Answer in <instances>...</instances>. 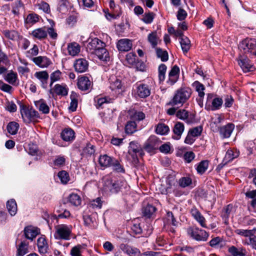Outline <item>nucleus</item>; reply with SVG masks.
Listing matches in <instances>:
<instances>
[{
  "mask_svg": "<svg viewBox=\"0 0 256 256\" xmlns=\"http://www.w3.org/2000/svg\"><path fill=\"white\" fill-rule=\"evenodd\" d=\"M155 14L153 12H148L143 15L142 20L146 24H151L154 18Z\"/></svg>",
  "mask_w": 256,
  "mask_h": 256,
  "instance_id": "56",
  "label": "nucleus"
},
{
  "mask_svg": "<svg viewBox=\"0 0 256 256\" xmlns=\"http://www.w3.org/2000/svg\"><path fill=\"white\" fill-rule=\"evenodd\" d=\"M148 39L152 48H155L157 46L158 37L156 32H152L148 36Z\"/></svg>",
  "mask_w": 256,
  "mask_h": 256,
  "instance_id": "54",
  "label": "nucleus"
},
{
  "mask_svg": "<svg viewBox=\"0 0 256 256\" xmlns=\"http://www.w3.org/2000/svg\"><path fill=\"white\" fill-rule=\"evenodd\" d=\"M54 238L58 240H68L70 239L72 232V226L65 224H58L55 226Z\"/></svg>",
  "mask_w": 256,
  "mask_h": 256,
  "instance_id": "4",
  "label": "nucleus"
},
{
  "mask_svg": "<svg viewBox=\"0 0 256 256\" xmlns=\"http://www.w3.org/2000/svg\"><path fill=\"white\" fill-rule=\"evenodd\" d=\"M170 131L169 127L164 123H158L155 128L156 134L160 135L166 134Z\"/></svg>",
  "mask_w": 256,
  "mask_h": 256,
  "instance_id": "36",
  "label": "nucleus"
},
{
  "mask_svg": "<svg viewBox=\"0 0 256 256\" xmlns=\"http://www.w3.org/2000/svg\"><path fill=\"white\" fill-rule=\"evenodd\" d=\"M234 128V124L228 123L225 126L219 127L218 130L221 138H227L230 136Z\"/></svg>",
  "mask_w": 256,
  "mask_h": 256,
  "instance_id": "11",
  "label": "nucleus"
},
{
  "mask_svg": "<svg viewBox=\"0 0 256 256\" xmlns=\"http://www.w3.org/2000/svg\"><path fill=\"white\" fill-rule=\"evenodd\" d=\"M136 92L138 96L141 98H146L150 94L148 86L144 84H141L137 87Z\"/></svg>",
  "mask_w": 256,
  "mask_h": 256,
  "instance_id": "27",
  "label": "nucleus"
},
{
  "mask_svg": "<svg viewBox=\"0 0 256 256\" xmlns=\"http://www.w3.org/2000/svg\"><path fill=\"white\" fill-rule=\"evenodd\" d=\"M104 188L112 194H117L120 192H122L124 189L128 188L126 182L122 179L112 180L106 178L104 184Z\"/></svg>",
  "mask_w": 256,
  "mask_h": 256,
  "instance_id": "2",
  "label": "nucleus"
},
{
  "mask_svg": "<svg viewBox=\"0 0 256 256\" xmlns=\"http://www.w3.org/2000/svg\"><path fill=\"white\" fill-rule=\"evenodd\" d=\"M178 184L182 188L190 186L192 184V179L189 176L182 177L178 180Z\"/></svg>",
  "mask_w": 256,
  "mask_h": 256,
  "instance_id": "40",
  "label": "nucleus"
},
{
  "mask_svg": "<svg viewBox=\"0 0 256 256\" xmlns=\"http://www.w3.org/2000/svg\"><path fill=\"white\" fill-rule=\"evenodd\" d=\"M68 89L66 85L56 84L49 90L50 94L52 97L56 96H66L68 95Z\"/></svg>",
  "mask_w": 256,
  "mask_h": 256,
  "instance_id": "10",
  "label": "nucleus"
},
{
  "mask_svg": "<svg viewBox=\"0 0 256 256\" xmlns=\"http://www.w3.org/2000/svg\"><path fill=\"white\" fill-rule=\"evenodd\" d=\"M40 10H42L44 12L50 14V5L46 2L42 1L36 4Z\"/></svg>",
  "mask_w": 256,
  "mask_h": 256,
  "instance_id": "58",
  "label": "nucleus"
},
{
  "mask_svg": "<svg viewBox=\"0 0 256 256\" xmlns=\"http://www.w3.org/2000/svg\"><path fill=\"white\" fill-rule=\"evenodd\" d=\"M228 251L232 256H246L247 253L246 248L242 247L236 248L234 246L229 248Z\"/></svg>",
  "mask_w": 256,
  "mask_h": 256,
  "instance_id": "29",
  "label": "nucleus"
},
{
  "mask_svg": "<svg viewBox=\"0 0 256 256\" xmlns=\"http://www.w3.org/2000/svg\"><path fill=\"white\" fill-rule=\"evenodd\" d=\"M12 12L15 15H18L20 10L24 8V4L21 0L15 1L12 6Z\"/></svg>",
  "mask_w": 256,
  "mask_h": 256,
  "instance_id": "44",
  "label": "nucleus"
},
{
  "mask_svg": "<svg viewBox=\"0 0 256 256\" xmlns=\"http://www.w3.org/2000/svg\"><path fill=\"white\" fill-rule=\"evenodd\" d=\"M180 74V68L176 65L174 66L168 73L169 80L172 78H176Z\"/></svg>",
  "mask_w": 256,
  "mask_h": 256,
  "instance_id": "61",
  "label": "nucleus"
},
{
  "mask_svg": "<svg viewBox=\"0 0 256 256\" xmlns=\"http://www.w3.org/2000/svg\"><path fill=\"white\" fill-rule=\"evenodd\" d=\"M192 86L195 87L196 90L198 92L200 98H204L205 94L204 92V90H205L204 86L198 81H195L192 84Z\"/></svg>",
  "mask_w": 256,
  "mask_h": 256,
  "instance_id": "43",
  "label": "nucleus"
},
{
  "mask_svg": "<svg viewBox=\"0 0 256 256\" xmlns=\"http://www.w3.org/2000/svg\"><path fill=\"white\" fill-rule=\"evenodd\" d=\"M156 54L158 58H160L162 62H166L168 59V53L166 50H163L160 48H156Z\"/></svg>",
  "mask_w": 256,
  "mask_h": 256,
  "instance_id": "47",
  "label": "nucleus"
},
{
  "mask_svg": "<svg viewBox=\"0 0 256 256\" xmlns=\"http://www.w3.org/2000/svg\"><path fill=\"white\" fill-rule=\"evenodd\" d=\"M74 132L70 128H66L61 132L60 136L66 142L72 141L74 138Z\"/></svg>",
  "mask_w": 256,
  "mask_h": 256,
  "instance_id": "24",
  "label": "nucleus"
},
{
  "mask_svg": "<svg viewBox=\"0 0 256 256\" xmlns=\"http://www.w3.org/2000/svg\"><path fill=\"white\" fill-rule=\"evenodd\" d=\"M208 161L207 160L201 161L197 166L196 170L197 172L200 174H202L208 169Z\"/></svg>",
  "mask_w": 256,
  "mask_h": 256,
  "instance_id": "42",
  "label": "nucleus"
},
{
  "mask_svg": "<svg viewBox=\"0 0 256 256\" xmlns=\"http://www.w3.org/2000/svg\"><path fill=\"white\" fill-rule=\"evenodd\" d=\"M37 246L40 254H45L48 252V245L44 236H42L38 239Z\"/></svg>",
  "mask_w": 256,
  "mask_h": 256,
  "instance_id": "17",
  "label": "nucleus"
},
{
  "mask_svg": "<svg viewBox=\"0 0 256 256\" xmlns=\"http://www.w3.org/2000/svg\"><path fill=\"white\" fill-rule=\"evenodd\" d=\"M6 208L9 214L12 216H15L18 210V206L16 200L14 199L8 200L6 202Z\"/></svg>",
  "mask_w": 256,
  "mask_h": 256,
  "instance_id": "31",
  "label": "nucleus"
},
{
  "mask_svg": "<svg viewBox=\"0 0 256 256\" xmlns=\"http://www.w3.org/2000/svg\"><path fill=\"white\" fill-rule=\"evenodd\" d=\"M82 246L80 244H78L73 247L70 250L72 256H82Z\"/></svg>",
  "mask_w": 256,
  "mask_h": 256,
  "instance_id": "62",
  "label": "nucleus"
},
{
  "mask_svg": "<svg viewBox=\"0 0 256 256\" xmlns=\"http://www.w3.org/2000/svg\"><path fill=\"white\" fill-rule=\"evenodd\" d=\"M68 202L72 205L77 206L81 204L82 199L79 195L72 193L68 196Z\"/></svg>",
  "mask_w": 256,
  "mask_h": 256,
  "instance_id": "38",
  "label": "nucleus"
},
{
  "mask_svg": "<svg viewBox=\"0 0 256 256\" xmlns=\"http://www.w3.org/2000/svg\"><path fill=\"white\" fill-rule=\"evenodd\" d=\"M223 103V100L222 98H214L212 102V108H210V106H208L206 105V109L208 110H218L220 108L222 104Z\"/></svg>",
  "mask_w": 256,
  "mask_h": 256,
  "instance_id": "37",
  "label": "nucleus"
},
{
  "mask_svg": "<svg viewBox=\"0 0 256 256\" xmlns=\"http://www.w3.org/2000/svg\"><path fill=\"white\" fill-rule=\"evenodd\" d=\"M202 126H198L190 129L188 133L192 136L196 137L200 136L202 134Z\"/></svg>",
  "mask_w": 256,
  "mask_h": 256,
  "instance_id": "60",
  "label": "nucleus"
},
{
  "mask_svg": "<svg viewBox=\"0 0 256 256\" xmlns=\"http://www.w3.org/2000/svg\"><path fill=\"white\" fill-rule=\"evenodd\" d=\"M103 202L100 198H97L95 200L90 201L88 206L90 208L94 209H100L102 208Z\"/></svg>",
  "mask_w": 256,
  "mask_h": 256,
  "instance_id": "49",
  "label": "nucleus"
},
{
  "mask_svg": "<svg viewBox=\"0 0 256 256\" xmlns=\"http://www.w3.org/2000/svg\"><path fill=\"white\" fill-rule=\"evenodd\" d=\"M238 64L244 72L253 71L255 69L252 63L246 56H240L238 59Z\"/></svg>",
  "mask_w": 256,
  "mask_h": 256,
  "instance_id": "9",
  "label": "nucleus"
},
{
  "mask_svg": "<svg viewBox=\"0 0 256 256\" xmlns=\"http://www.w3.org/2000/svg\"><path fill=\"white\" fill-rule=\"evenodd\" d=\"M32 36L34 38L42 40L47 38L46 27L37 28L32 32Z\"/></svg>",
  "mask_w": 256,
  "mask_h": 256,
  "instance_id": "18",
  "label": "nucleus"
},
{
  "mask_svg": "<svg viewBox=\"0 0 256 256\" xmlns=\"http://www.w3.org/2000/svg\"><path fill=\"white\" fill-rule=\"evenodd\" d=\"M180 42L183 52L184 54L187 53L190 50L191 46L190 40L186 36L182 37L181 38H180Z\"/></svg>",
  "mask_w": 256,
  "mask_h": 256,
  "instance_id": "35",
  "label": "nucleus"
},
{
  "mask_svg": "<svg viewBox=\"0 0 256 256\" xmlns=\"http://www.w3.org/2000/svg\"><path fill=\"white\" fill-rule=\"evenodd\" d=\"M184 130V124L181 122H176L172 130L174 134L172 136V138L176 140H180Z\"/></svg>",
  "mask_w": 256,
  "mask_h": 256,
  "instance_id": "20",
  "label": "nucleus"
},
{
  "mask_svg": "<svg viewBox=\"0 0 256 256\" xmlns=\"http://www.w3.org/2000/svg\"><path fill=\"white\" fill-rule=\"evenodd\" d=\"M46 37L48 34L50 37L53 40H56L58 38V34L52 27H46Z\"/></svg>",
  "mask_w": 256,
  "mask_h": 256,
  "instance_id": "64",
  "label": "nucleus"
},
{
  "mask_svg": "<svg viewBox=\"0 0 256 256\" xmlns=\"http://www.w3.org/2000/svg\"><path fill=\"white\" fill-rule=\"evenodd\" d=\"M32 62L40 68H46L51 64L50 60L46 56H38L32 59Z\"/></svg>",
  "mask_w": 256,
  "mask_h": 256,
  "instance_id": "19",
  "label": "nucleus"
},
{
  "mask_svg": "<svg viewBox=\"0 0 256 256\" xmlns=\"http://www.w3.org/2000/svg\"><path fill=\"white\" fill-rule=\"evenodd\" d=\"M166 70V66L163 64L160 65L158 67V78L159 80H164L165 78V74Z\"/></svg>",
  "mask_w": 256,
  "mask_h": 256,
  "instance_id": "63",
  "label": "nucleus"
},
{
  "mask_svg": "<svg viewBox=\"0 0 256 256\" xmlns=\"http://www.w3.org/2000/svg\"><path fill=\"white\" fill-rule=\"evenodd\" d=\"M94 100L97 102L96 108H102L104 104L112 103L114 98H110V96H104L102 98H95Z\"/></svg>",
  "mask_w": 256,
  "mask_h": 256,
  "instance_id": "34",
  "label": "nucleus"
},
{
  "mask_svg": "<svg viewBox=\"0 0 256 256\" xmlns=\"http://www.w3.org/2000/svg\"><path fill=\"white\" fill-rule=\"evenodd\" d=\"M20 112L24 122L26 123H30L40 117L38 112L32 108L24 107L21 110Z\"/></svg>",
  "mask_w": 256,
  "mask_h": 256,
  "instance_id": "7",
  "label": "nucleus"
},
{
  "mask_svg": "<svg viewBox=\"0 0 256 256\" xmlns=\"http://www.w3.org/2000/svg\"><path fill=\"white\" fill-rule=\"evenodd\" d=\"M3 34L8 39L14 40L18 36V32L14 30H4L2 32Z\"/></svg>",
  "mask_w": 256,
  "mask_h": 256,
  "instance_id": "46",
  "label": "nucleus"
},
{
  "mask_svg": "<svg viewBox=\"0 0 256 256\" xmlns=\"http://www.w3.org/2000/svg\"><path fill=\"white\" fill-rule=\"evenodd\" d=\"M240 155V152L236 148L228 149L225 155L224 160L226 162H232L234 159L237 158Z\"/></svg>",
  "mask_w": 256,
  "mask_h": 256,
  "instance_id": "28",
  "label": "nucleus"
},
{
  "mask_svg": "<svg viewBox=\"0 0 256 256\" xmlns=\"http://www.w3.org/2000/svg\"><path fill=\"white\" fill-rule=\"evenodd\" d=\"M156 208L152 204H148L144 205L142 208L143 216L147 218H152L156 214Z\"/></svg>",
  "mask_w": 256,
  "mask_h": 256,
  "instance_id": "22",
  "label": "nucleus"
},
{
  "mask_svg": "<svg viewBox=\"0 0 256 256\" xmlns=\"http://www.w3.org/2000/svg\"><path fill=\"white\" fill-rule=\"evenodd\" d=\"M68 53L72 56H76L80 52V46L76 42H71L68 45Z\"/></svg>",
  "mask_w": 256,
  "mask_h": 256,
  "instance_id": "30",
  "label": "nucleus"
},
{
  "mask_svg": "<svg viewBox=\"0 0 256 256\" xmlns=\"http://www.w3.org/2000/svg\"><path fill=\"white\" fill-rule=\"evenodd\" d=\"M128 154L131 156L132 162L138 164V156H142L143 150L139 144L135 141H132L130 143Z\"/></svg>",
  "mask_w": 256,
  "mask_h": 256,
  "instance_id": "5",
  "label": "nucleus"
},
{
  "mask_svg": "<svg viewBox=\"0 0 256 256\" xmlns=\"http://www.w3.org/2000/svg\"><path fill=\"white\" fill-rule=\"evenodd\" d=\"M58 177L60 179L62 183L66 184L70 180L68 174L65 170H62L58 173Z\"/></svg>",
  "mask_w": 256,
  "mask_h": 256,
  "instance_id": "52",
  "label": "nucleus"
},
{
  "mask_svg": "<svg viewBox=\"0 0 256 256\" xmlns=\"http://www.w3.org/2000/svg\"><path fill=\"white\" fill-rule=\"evenodd\" d=\"M80 95L78 94L74 91L72 92L70 95L71 102L69 107V109L71 111L74 112L76 110L78 105V101L80 98Z\"/></svg>",
  "mask_w": 256,
  "mask_h": 256,
  "instance_id": "25",
  "label": "nucleus"
},
{
  "mask_svg": "<svg viewBox=\"0 0 256 256\" xmlns=\"http://www.w3.org/2000/svg\"><path fill=\"white\" fill-rule=\"evenodd\" d=\"M236 232L238 234L246 237H248L249 238L252 236H254L256 232V230H238Z\"/></svg>",
  "mask_w": 256,
  "mask_h": 256,
  "instance_id": "55",
  "label": "nucleus"
},
{
  "mask_svg": "<svg viewBox=\"0 0 256 256\" xmlns=\"http://www.w3.org/2000/svg\"><path fill=\"white\" fill-rule=\"evenodd\" d=\"M192 90L190 88H180L176 91L173 98L168 104L172 106L182 105L190 98Z\"/></svg>",
  "mask_w": 256,
  "mask_h": 256,
  "instance_id": "3",
  "label": "nucleus"
},
{
  "mask_svg": "<svg viewBox=\"0 0 256 256\" xmlns=\"http://www.w3.org/2000/svg\"><path fill=\"white\" fill-rule=\"evenodd\" d=\"M106 46L105 42L97 38H94L88 40L86 48L92 54L96 55L100 60L107 62L110 60V58Z\"/></svg>",
  "mask_w": 256,
  "mask_h": 256,
  "instance_id": "1",
  "label": "nucleus"
},
{
  "mask_svg": "<svg viewBox=\"0 0 256 256\" xmlns=\"http://www.w3.org/2000/svg\"><path fill=\"white\" fill-rule=\"evenodd\" d=\"M40 230L32 226H28L24 229L25 236L28 239L33 240L39 234Z\"/></svg>",
  "mask_w": 256,
  "mask_h": 256,
  "instance_id": "15",
  "label": "nucleus"
},
{
  "mask_svg": "<svg viewBox=\"0 0 256 256\" xmlns=\"http://www.w3.org/2000/svg\"><path fill=\"white\" fill-rule=\"evenodd\" d=\"M188 233L193 239L197 241L206 242L208 238V234L204 230L197 227H190L188 229Z\"/></svg>",
  "mask_w": 256,
  "mask_h": 256,
  "instance_id": "6",
  "label": "nucleus"
},
{
  "mask_svg": "<svg viewBox=\"0 0 256 256\" xmlns=\"http://www.w3.org/2000/svg\"><path fill=\"white\" fill-rule=\"evenodd\" d=\"M188 112L186 110H179L176 112V116L178 118L189 123Z\"/></svg>",
  "mask_w": 256,
  "mask_h": 256,
  "instance_id": "45",
  "label": "nucleus"
},
{
  "mask_svg": "<svg viewBox=\"0 0 256 256\" xmlns=\"http://www.w3.org/2000/svg\"><path fill=\"white\" fill-rule=\"evenodd\" d=\"M92 81H78V88L82 91L90 92L92 87Z\"/></svg>",
  "mask_w": 256,
  "mask_h": 256,
  "instance_id": "33",
  "label": "nucleus"
},
{
  "mask_svg": "<svg viewBox=\"0 0 256 256\" xmlns=\"http://www.w3.org/2000/svg\"><path fill=\"white\" fill-rule=\"evenodd\" d=\"M38 107L40 111L43 114H48L50 112V108L48 104L43 100H41L38 102Z\"/></svg>",
  "mask_w": 256,
  "mask_h": 256,
  "instance_id": "59",
  "label": "nucleus"
},
{
  "mask_svg": "<svg viewBox=\"0 0 256 256\" xmlns=\"http://www.w3.org/2000/svg\"><path fill=\"white\" fill-rule=\"evenodd\" d=\"M137 124L134 121L130 120L127 122L125 126V132L128 134H132L137 130Z\"/></svg>",
  "mask_w": 256,
  "mask_h": 256,
  "instance_id": "39",
  "label": "nucleus"
},
{
  "mask_svg": "<svg viewBox=\"0 0 256 256\" xmlns=\"http://www.w3.org/2000/svg\"><path fill=\"white\" fill-rule=\"evenodd\" d=\"M88 61L84 58H79L76 60L74 64L75 70L80 72H86L88 68Z\"/></svg>",
  "mask_w": 256,
  "mask_h": 256,
  "instance_id": "21",
  "label": "nucleus"
},
{
  "mask_svg": "<svg viewBox=\"0 0 256 256\" xmlns=\"http://www.w3.org/2000/svg\"><path fill=\"white\" fill-rule=\"evenodd\" d=\"M128 114L130 119L136 122L144 120L146 118L145 114L141 111L131 110L129 111Z\"/></svg>",
  "mask_w": 256,
  "mask_h": 256,
  "instance_id": "23",
  "label": "nucleus"
},
{
  "mask_svg": "<svg viewBox=\"0 0 256 256\" xmlns=\"http://www.w3.org/2000/svg\"><path fill=\"white\" fill-rule=\"evenodd\" d=\"M222 242V239L219 236H216L209 242V245L212 248H217L219 246H220V247H222V246L220 245Z\"/></svg>",
  "mask_w": 256,
  "mask_h": 256,
  "instance_id": "57",
  "label": "nucleus"
},
{
  "mask_svg": "<svg viewBox=\"0 0 256 256\" xmlns=\"http://www.w3.org/2000/svg\"><path fill=\"white\" fill-rule=\"evenodd\" d=\"M240 46L244 50L252 53V51L256 50V39H245L242 42Z\"/></svg>",
  "mask_w": 256,
  "mask_h": 256,
  "instance_id": "13",
  "label": "nucleus"
},
{
  "mask_svg": "<svg viewBox=\"0 0 256 256\" xmlns=\"http://www.w3.org/2000/svg\"><path fill=\"white\" fill-rule=\"evenodd\" d=\"M98 214L92 212L91 214L84 216L83 219L84 224L90 228H94L97 226Z\"/></svg>",
  "mask_w": 256,
  "mask_h": 256,
  "instance_id": "12",
  "label": "nucleus"
},
{
  "mask_svg": "<svg viewBox=\"0 0 256 256\" xmlns=\"http://www.w3.org/2000/svg\"><path fill=\"white\" fill-rule=\"evenodd\" d=\"M7 130L10 134L14 135L18 131L19 128V124L15 122H10L6 127Z\"/></svg>",
  "mask_w": 256,
  "mask_h": 256,
  "instance_id": "41",
  "label": "nucleus"
},
{
  "mask_svg": "<svg viewBox=\"0 0 256 256\" xmlns=\"http://www.w3.org/2000/svg\"><path fill=\"white\" fill-rule=\"evenodd\" d=\"M132 42L127 38H124L119 40L117 43V48L119 51L128 52L132 48Z\"/></svg>",
  "mask_w": 256,
  "mask_h": 256,
  "instance_id": "16",
  "label": "nucleus"
},
{
  "mask_svg": "<svg viewBox=\"0 0 256 256\" xmlns=\"http://www.w3.org/2000/svg\"><path fill=\"white\" fill-rule=\"evenodd\" d=\"M192 214L194 218L200 224L203 228H206V220L204 216L196 209L192 210L191 211Z\"/></svg>",
  "mask_w": 256,
  "mask_h": 256,
  "instance_id": "26",
  "label": "nucleus"
},
{
  "mask_svg": "<svg viewBox=\"0 0 256 256\" xmlns=\"http://www.w3.org/2000/svg\"><path fill=\"white\" fill-rule=\"evenodd\" d=\"M94 152V146L90 144H88L83 149L82 154L86 156H91Z\"/></svg>",
  "mask_w": 256,
  "mask_h": 256,
  "instance_id": "53",
  "label": "nucleus"
},
{
  "mask_svg": "<svg viewBox=\"0 0 256 256\" xmlns=\"http://www.w3.org/2000/svg\"><path fill=\"white\" fill-rule=\"evenodd\" d=\"M28 244L25 242H22L18 248V255L23 256L28 252Z\"/></svg>",
  "mask_w": 256,
  "mask_h": 256,
  "instance_id": "48",
  "label": "nucleus"
},
{
  "mask_svg": "<svg viewBox=\"0 0 256 256\" xmlns=\"http://www.w3.org/2000/svg\"><path fill=\"white\" fill-rule=\"evenodd\" d=\"M120 250L130 256H140V250L127 244H122L120 245Z\"/></svg>",
  "mask_w": 256,
  "mask_h": 256,
  "instance_id": "14",
  "label": "nucleus"
},
{
  "mask_svg": "<svg viewBox=\"0 0 256 256\" xmlns=\"http://www.w3.org/2000/svg\"><path fill=\"white\" fill-rule=\"evenodd\" d=\"M114 158H113L106 154L100 156L99 158V164L102 166H111L112 164Z\"/></svg>",
  "mask_w": 256,
  "mask_h": 256,
  "instance_id": "32",
  "label": "nucleus"
},
{
  "mask_svg": "<svg viewBox=\"0 0 256 256\" xmlns=\"http://www.w3.org/2000/svg\"><path fill=\"white\" fill-rule=\"evenodd\" d=\"M161 141L154 135L150 136L146 142L144 148L148 152H152L158 148Z\"/></svg>",
  "mask_w": 256,
  "mask_h": 256,
  "instance_id": "8",
  "label": "nucleus"
},
{
  "mask_svg": "<svg viewBox=\"0 0 256 256\" xmlns=\"http://www.w3.org/2000/svg\"><path fill=\"white\" fill-rule=\"evenodd\" d=\"M111 166L113 167L114 170L118 172L124 173L125 172V170L123 166L120 164L117 160L114 159Z\"/></svg>",
  "mask_w": 256,
  "mask_h": 256,
  "instance_id": "51",
  "label": "nucleus"
},
{
  "mask_svg": "<svg viewBox=\"0 0 256 256\" xmlns=\"http://www.w3.org/2000/svg\"><path fill=\"white\" fill-rule=\"evenodd\" d=\"M40 20V16L34 13L30 14L27 16L26 18V22L28 24H33Z\"/></svg>",
  "mask_w": 256,
  "mask_h": 256,
  "instance_id": "50",
  "label": "nucleus"
}]
</instances>
